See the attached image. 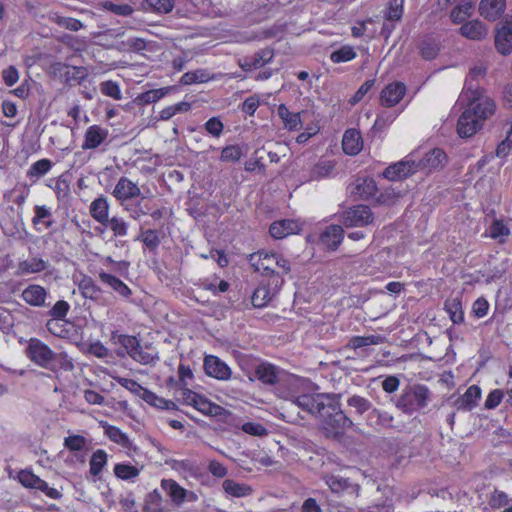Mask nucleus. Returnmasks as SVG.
Returning <instances> with one entry per match:
<instances>
[{
  "label": "nucleus",
  "mask_w": 512,
  "mask_h": 512,
  "mask_svg": "<svg viewBox=\"0 0 512 512\" xmlns=\"http://www.w3.org/2000/svg\"><path fill=\"white\" fill-rule=\"evenodd\" d=\"M303 383L302 380L298 387H289L287 391L279 390V397L317 416L322 421L324 429L333 435H338L353 425L335 397L327 394H300Z\"/></svg>",
  "instance_id": "obj_1"
},
{
  "label": "nucleus",
  "mask_w": 512,
  "mask_h": 512,
  "mask_svg": "<svg viewBox=\"0 0 512 512\" xmlns=\"http://www.w3.org/2000/svg\"><path fill=\"white\" fill-rule=\"evenodd\" d=\"M495 102L479 91L472 92L467 108L462 112L457 123V132L461 138L473 136L483 123L494 114Z\"/></svg>",
  "instance_id": "obj_2"
},
{
  "label": "nucleus",
  "mask_w": 512,
  "mask_h": 512,
  "mask_svg": "<svg viewBox=\"0 0 512 512\" xmlns=\"http://www.w3.org/2000/svg\"><path fill=\"white\" fill-rule=\"evenodd\" d=\"M432 393L424 384L406 385L394 400L395 407L406 415H413L426 408L431 401Z\"/></svg>",
  "instance_id": "obj_3"
},
{
  "label": "nucleus",
  "mask_w": 512,
  "mask_h": 512,
  "mask_svg": "<svg viewBox=\"0 0 512 512\" xmlns=\"http://www.w3.org/2000/svg\"><path fill=\"white\" fill-rule=\"evenodd\" d=\"M249 262L262 276L272 280L276 275L282 277L291 271L290 262L282 255L276 253H268L266 251H258L252 253Z\"/></svg>",
  "instance_id": "obj_4"
},
{
  "label": "nucleus",
  "mask_w": 512,
  "mask_h": 512,
  "mask_svg": "<svg viewBox=\"0 0 512 512\" xmlns=\"http://www.w3.org/2000/svg\"><path fill=\"white\" fill-rule=\"evenodd\" d=\"M258 379L265 385H277V395L279 390L287 391L289 387H298L302 383V379L295 375H288L275 365L263 362L256 366L254 376H249L250 381Z\"/></svg>",
  "instance_id": "obj_5"
},
{
  "label": "nucleus",
  "mask_w": 512,
  "mask_h": 512,
  "mask_svg": "<svg viewBox=\"0 0 512 512\" xmlns=\"http://www.w3.org/2000/svg\"><path fill=\"white\" fill-rule=\"evenodd\" d=\"M374 220L370 207L366 205H355L341 214V222L346 227H363L371 224Z\"/></svg>",
  "instance_id": "obj_6"
},
{
  "label": "nucleus",
  "mask_w": 512,
  "mask_h": 512,
  "mask_svg": "<svg viewBox=\"0 0 512 512\" xmlns=\"http://www.w3.org/2000/svg\"><path fill=\"white\" fill-rule=\"evenodd\" d=\"M284 284V278L275 276L272 280H268L266 285L258 286L251 298L252 305L257 308L266 306L280 291Z\"/></svg>",
  "instance_id": "obj_7"
},
{
  "label": "nucleus",
  "mask_w": 512,
  "mask_h": 512,
  "mask_svg": "<svg viewBox=\"0 0 512 512\" xmlns=\"http://www.w3.org/2000/svg\"><path fill=\"white\" fill-rule=\"evenodd\" d=\"M27 355L38 366L50 369L55 353L42 341L32 338L27 347Z\"/></svg>",
  "instance_id": "obj_8"
},
{
  "label": "nucleus",
  "mask_w": 512,
  "mask_h": 512,
  "mask_svg": "<svg viewBox=\"0 0 512 512\" xmlns=\"http://www.w3.org/2000/svg\"><path fill=\"white\" fill-rule=\"evenodd\" d=\"M161 488L176 506H181L185 501L195 502L198 500V495L194 491L183 488L173 479H163Z\"/></svg>",
  "instance_id": "obj_9"
},
{
  "label": "nucleus",
  "mask_w": 512,
  "mask_h": 512,
  "mask_svg": "<svg viewBox=\"0 0 512 512\" xmlns=\"http://www.w3.org/2000/svg\"><path fill=\"white\" fill-rule=\"evenodd\" d=\"M417 170L416 161L412 157L405 159L388 166L383 176L390 181H399L414 174Z\"/></svg>",
  "instance_id": "obj_10"
},
{
  "label": "nucleus",
  "mask_w": 512,
  "mask_h": 512,
  "mask_svg": "<svg viewBox=\"0 0 512 512\" xmlns=\"http://www.w3.org/2000/svg\"><path fill=\"white\" fill-rule=\"evenodd\" d=\"M203 367L208 376L217 380L226 381L232 376L231 368L219 357L214 355H207L204 358Z\"/></svg>",
  "instance_id": "obj_11"
},
{
  "label": "nucleus",
  "mask_w": 512,
  "mask_h": 512,
  "mask_svg": "<svg viewBox=\"0 0 512 512\" xmlns=\"http://www.w3.org/2000/svg\"><path fill=\"white\" fill-rule=\"evenodd\" d=\"M112 194L123 206L127 201L139 197L141 190L136 183L131 181L129 178L122 176L116 183Z\"/></svg>",
  "instance_id": "obj_12"
},
{
  "label": "nucleus",
  "mask_w": 512,
  "mask_h": 512,
  "mask_svg": "<svg viewBox=\"0 0 512 512\" xmlns=\"http://www.w3.org/2000/svg\"><path fill=\"white\" fill-rule=\"evenodd\" d=\"M108 135V129L96 124L91 125L85 131L81 148L83 150H95L107 140Z\"/></svg>",
  "instance_id": "obj_13"
},
{
  "label": "nucleus",
  "mask_w": 512,
  "mask_h": 512,
  "mask_svg": "<svg viewBox=\"0 0 512 512\" xmlns=\"http://www.w3.org/2000/svg\"><path fill=\"white\" fill-rule=\"evenodd\" d=\"M348 192L350 195L360 199H369L375 196L377 185L374 179L359 176L348 186Z\"/></svg>",
  "instance_id": "obj_14"
},
{
  "label": "nucleus",
  "mask_w": 512,
  "mask_h": 512,
  "mask_svg": "<svg viewBox=\"0 0 512 512\" xmlns=\"http://www.w3.org/2000/svg\"><path fill=\"white\" fill-rule=\"evenodd\" d=\"M273 56V50L265 48L254 53L253 55L245 56L239 59L238 65L244 71H252L270 63L273 59Z\"/></svg>",
  "instance_id": "obj_15"
},
{
  "label": "nucleus",
  "mask_w": 512,
  "mask_h": 512,
  "mask_svg": "<svg viewBox=\"0 0 512 512\" xmlns=\"http://www.w3.org/2000/svg\"><path fill=\"white\" fill-rule=\"evenodd\" d=\"M406 93V86L402 82H393L385 86L380 94V102L385 107L397 105Z\"/></svg>",
  "instance_id": "obj_16"
},
{
  "label": "nucleus",
  "mask_w": 512,
  "mask_h": 512,
  "mask_svg": "<svg viewBox=\"0 0 512 512\" xmlns=\"http://www.w3.org/2000/svg\"><path fill=\"white\" fill-rule=\"evenodd\" d=\"M301 230V226L298 221L291 219H284L273 222L270 225V235L275 239H282L291 234H296Z\"/></svg>",
  "instance_id": "obj_17"
},
{
  "label": "nucleus",
  "mask_w": 512,
  "mask_h": 512,
  "mask_svg": "<svg viewBox=\"0 0 512 512\" xmlns=\"http://www.w3.org/2000/svg\"><path fill=\"white\" fill-rule=\"evenodd\" d=\"M446 162V154L442 149L435 148L427 152L422 159L416 162L417 170L427 169L429 171L441 168Z\"/></svg>",
  "instance_id": "obj_18"
},
{
  "label": "nucleus",
  "mask_w": 512,
  "mask_h": 512,
  "mask_svg": "<svg viewBox=\"0 0 512 512\" xmlns=\"http://www.w3.org/2000/svg\"><path fill=\"white\" fill-rule=\"evenodd\" d=\"M495 47L502 55L512 52V21L504 23L495 35Z\"/></svg>",
  "instance_id": "obj_19"
},
{
  "label": "nucleus",
  "mask_w": 512,
  "mask_h": 512,
  "mask_svg": "<svg viewBox=\"0 0 512 512\" xmlns=\"http://www.w3.org/2000/svg\"><path fill=\"white\" fill-rule=\"evenodd\" d=\"M481 398V389L477 385L470 386L466 392L454 401L457 410L471 411Z\"/></svg>",
  "instance_id": "obj_20"
},
{
  "label": "nucleus",
  "mask_w": 512,
  "mask_h": 512,
  "mask_svg": "<svg viewBox=\"0 0 512 512\" xmlns=\"http://www.w3.org/2000/svg\"><path fill=\"white\" fill-rule=\"evenodd\" d=\"M343 238V228L340 225H330L321 233L320 242L328 249L336 250Z\"/></svg>",
  "instance_id": "obj_21"
},
{
  "label": "nucleus",
  "mask_w": 512,
  "mask_h": 512,
  "mask_svg": "<svg viewBox=\"0 0 512 512\" xmlns=\"http://www.w3.org/2000/svg\"><path fill=\"white\" fill-rule=\"evenodd\" d=\"M47 291L40 285H29L22 291V299L29 305L41 307L45 304Z\"/></svg>",
  "instance_id": "obj_22"
},
{
  "label": "nucleus",
  "mask_w": 512,
  "mask_h": 512,
  "mask_svg": "<svg viewBox=\"0 0 512 512\" xmlns=\"http://www.w3.org/2000/svg\"><path fill=\"white\" fill-rule=\"evenodd\" d=\"M342 147L347 155H357L363 148L360 132L356 129H348L343 135Z\"/></svg>",
  "instance_id": "obj_23"
},
{
  "label": "nucleus",
  "mask_w": 512,
  "mask_h": 512,
  "mask_svg": "<svg viewBox=\"0 0 512 512\" xmlns=\"http://www.w3.org/2000/svg\"><path fill=\"white\" fill-rule=\"evenodd\" d=\"M98 277L103 284L113 289L123 298L127 299L131 296V289L118 277L104 271H100Z\"/></svg>",
  "instance_id": "obj_24"
},
{
  "label": "nucleus",
  "mask_w": 512,
  "mask_h": 512,
  "mask_svg": "<svg viewBox=\"0 0 512 512\" xmlns=\"http://www.w3.org/2000/svg\"><path fill=\"white\" fill-rule=\"evenodd\" d=\"M91 217L98 223L103 224L109 218V203L106 197L100 196L94 199L89 207Z\"/></svg>",
  "instance_id": "obj_25"
},
{
  "label": "nucleus",
  "mask_w": 512,
  "mask_h": 512,
  "mask_svg": "<svg viewBox=\"0 0 512 512\" xmlns=\"http://www.w3.org/2000/svg\"><path fill=\"white\" fill-rule=\"evenodd\" d=\"M460 33L470 40H482L487 36V29L482 22L472 20L460 27Z\"/></svg>",
  "instance_id": "obj_26"
},
{
  "label": "nucleus",
  "mask_w": 512,
  "mask_h": 512,
  "mask_svg": "<svg viewBox=\"0 0 512 512\" xmlns=\"http://www.w3.org/2000/svg\"><path fill=\"white\" fill-rule=\"evenodd\" d=\"M81 295L93 301H98L103 296V290L95 283V281L88 276L81 279L78 285Z\"/></svg>",
  "instance_id": "obj_27"
},
{
  "label": "nucleus",
  "mask_w": 512,
  "mask_h": 512,
  "mask_svg": "<svg viewBox=\"0 0 512 512\" xmlns=\"http://www.w3.org/2000/svg\"><path fill=\"white\" fill-rule=\"evenodd\" d=\"M504 10V0H481L480 14L488 20H496Z\"/></svg>",
  "instance_id": "obj_28"
},
{
  "label": "nucleus",
  "mask_w": 512,
  "mask_h": 512,
  "mask_svg": "<svg viewBox=\"0 0 512 512\" xmlns=\"http://www.w3.org/2000/svg\"><path fill=\"white\" fill-rule=\"evenodd\" d=\"M34 216L32 218V224L37 227L42 224L45 229H50L54 225L53 214L51 208L46 205L34 206Z\"/></svg>",
  "instance_id": "obj_29"
},
{
  "label": "nucleus",
  "mask_w": 512,
  "mask_h": 512,
  "mask_svg": "<svg viewBox=\"0 0 512 512\" xmlns=\"http://www.w3.org/2000/svg\"><path fill=\"white\" fill-rule=\"evenodd\" d=\"M440 51V41L432 36L424 38L419 44L420 55L425 60H432L436 58Z\"/></svg>",
  "instance_id": "obj_30"
},
{
  "label": "nucleus",
  "mask_w": 512,
  "mask_h": 512,
  "mask_svg": "<svg viewBox=\"0 0 512 512\" xmlns=\"http://www.w3.org/2000/svg\"><path fill=\"white\" fill-rule=\"evenodd\" d=\"M278 116L284 123L285 128L297 130L301 126L300 113L290 112L285 104H280L277 109Z\"/></svg>",
  "instance_id": "obj_31"
},
{
  "label": "nucleus",
  "mask_w": 512,
  "mask_h": 512,
  "mask_svg": "<svg viewBox=\"0 0 512 512\" xmlns=\"http://www.w3.org/2000/svg\"><path fill=\"white\" fill-rule=\"evenodd\" d=\"M104 433L105 435L114 443L122 446L123 448L130 449L132 446V442L130 441L128 435L122 432L118 427L105 424Z\"/></svg>",
  "instance_id": "obj_32"
},
{
  "label": "nucleus",
  "mask_w": 512,
  "mask_h": 512,
  "mask_svg": "<svg viewBox=\"0 0 512 512\" xmlns=\"http://www.w3.org/2000/svg\"><path fill=\"white\" fill-rule=\"evenodd\" d=\"M111 339L114 343L121 345L131 357V354L138 349L140 341L132 335L119 334L118 332H112Z\"/></svg>",
  "instance_id": "obj_33"
},
{
  "label": "nucleus",
  "mask_w": 512,
  "mask_h": 512,
  "mask_svg": "<svg viewBox=\"0 0 512 512\" xmlns=\"http://www.w3.org/2000/svg\"><path fill=\"white\" fill-rule=\"evenodd\" d=\"M444 308L454 324H460L464 320L462 303L459 298H452L445 301Z\"/></svg>",
  "instance_id": "obj_34"
},
{
  "label": "nucleus",
  "mask_w": 512,
  "mask_h": 512,
  "mask_svg": "<svg viewBox=\"0 0 512 512\" xmlns=\"http://www.w3.org/2000/svg\"><path fill=\"white\" fill-rule=\"evenodd\" d=\"M48 262L42 258L33 257L19 263V270L22 274L39 273L46 270Z\"/></svg>",
  "instance_id": "obj_35"
},
{
  "label": "nucleus",
  "mask_w": 512,
  "mask_h": 512,
  "mask_svg": "<svg viewBox=\"0 0 512 512\" xmlns=\"http://www.w3.org/2000/svg\"><path fill=\"white\" fill-rule=\"evenodd\" d=\"M131 358L142 365H151L158 360V355L153 348L140 345L134 354H131Z\"/></svg>",
  "instance_id": "obj_36"
},
{
  "label": "nucleus",
  "mask_w": 512,
  "mask_h": 512,
  "mask_svg": "<svg viewBox=\"0 0 512 512\" xmlns=\"http://www.w3.org/2000/svg\"><path fill=\"white\" fill-rule=\"evenodd\" d=\"M102 225L108 227L115 237H125L128 235L129 223L122 217L113 216L108 218Z\"/></svg>",
  "instance_id": "obj_37"
},
{
  "label": "nucleus",
  "mask_w": 512,
  "mask_h": 512,
  "mask_svg": "<svg viewBox=\"0 0 512 512\" xmlns=\"http://www.w3.org/2000/svg\"><path fill=\"white\" fill-rule=\"evenodd\" d=\"M222 487L227 494L233 497H245L250 495L252 492V489L249 486L237 483L230 479L225 480Z\"/></svg>",
  "instance_id": "obj_38"
},
{
  "label": "nucleus",
  "mask_w": 512,
  "mask_h": 512,
  "mask_svg": "<svg viewBox=\"0 0 512 512\" xmlns=\"http://www.w3.org/2000/svg\"><path fill=\"white\" fill-rule=\"evenodd\" d=\"M488 504L492 509L507 508L512 505V499L504 491L495 489L489 496Z\"/></svg>",
  "instance_id": "obj_39"
},
{
  "label": "nucleus",
  "mask_w": 512,
  "mask_h": 512,
  "mask_svg": "<svg viewBox=\"0 0 512 512\" xmlns=\"http://www.w3.org/2000/svg\"><path fill=\"white\" fill-rule=\"evenodd\" d=\"M324 480L334 493H341L352 486L347 478H343L339 475H326L324 476Z\"/></svg>",
  "instance_id": "obj_40"
},
{
  "label": "nucleus",
  "mask_w": 512,
  "mask_h": 512,
  "mask_svg": "<svg viewBox=\"0 0 512 512\" xmlns=\"http://www.w3.org/2000/svg\"><path fill=\"white\" fill-rule=\"evenodd\" d=\"M51 168L52 162L49 159H40L30 166L29 170L27 171V176L29 178L39 179L46 175Z\"/></svg>",
  "instance_id": "obj_41"
},
{
  "label": "nucleus",
  "mask_w": 512,
  "mask_h": 512,
  "mask_svg": "<svg viewBox=\"0 0 512 512\" xmlns=\"http://www.w3.org/2000/svg\"><path fill=\"white\" fill-rule=\"evenodd\" d=\"M168 91L169 88L152 89L139 94L136 98V101L142 105L155 103L158 100L162 99L168 93Z\"/></svg>",
  "instance_id": "obj_42"
},
{
  "label": "nucleus",
  "mask_w": 512,
  "mask_h": 512,
  "mask_svg": "<svg viewBox=\"0 0 512 512\" xmlns=\"http://www.w3.org/2000/svg\"><path fill=\"white\" fill-rule=\"evenodd\" d=\"M106 463L107 453L102 449L96 450L90 459V473L94 476L99 475Z\"/></svg>",
  "instance_id": "obj_43"
},
{
  "label": "nucleus",
  "mask_w": 512,
  "mask_h": 512,
  "mask_svg": "<svg viewBox=\"0 0 512 512\" xmlns=\"http://www.w3.org/2000/svg\"><path fill=\"white\" fill-rule=\"evenodd\" d=\"M194 408L203 413L204 415L217 416L220 413L221 407L212 403L207 398L199 395Z\"/></svg>",
  "instance_id": "obj_44"
},
{
  "label": "nucleus",
  "mask_w": 512,
  "mask_h": 512,
  "mask_svg": "<svg viewBox=\"0 0 512 512\" xmlns=\"http://www.w3.org/2000/svg\"><path fill=\"white\" fill-rule=\"evenodd\" d=\"M191 104L189 102H179L174 105L168 106L161 110L159 114V120L167 121L171 119L177 113H183L189 111Z\"/></svg>",
  "instance_id": "obj_45"
},
{
  "label": "nucleus",
  "mask_w": 512,
  "mask_h": 512,
  "mask_svg": "<svg viewBox=\"0 0 512 512\" xmlns=\"http://www.w3.org/2000/svg\"><path fill=\"white\" fill-rule=\"evenodd\" d=\"M334 169V164L331 161L324 160L317 163L310 172L312 180H319L328 177Z\"/></svg>",
  "instance_id": "obj_46"
},
{
  "label": "nucleus",
  "mask_w": 512,
  "mask_h": 512,
  "mask_svg": "<svg viewBox=\"0 0 512 512\" xmlns=\"http://www.w3.org/2000/svg\"><path fill=\"white\" fill-rule=\"evenodd\" d=\"M142 200L136 203H126L123 209L129 213L130 217L134 220H139L142 216L149 214L150 208L146 204H142Z\"/></svg>",
  "instance_id": "obj_47"
},
{
  "label": "nucleus",
  "mask_w": 512,
  "mask_h": 512,
  "mask_svg": "<svg viewBox=\"0 0 512 512\" xmlns=\"http://www.w3.org/2000/svg\"><path fill=\"white\" fill-rule=\"evenodd\" d=\"M357 56L351 46L345 45L331 53L330 59L333 63H342L353 60Z\"/></svg>",
  "instance_id": "obj_48"
},
{
  "label": "nucleus",
  "mask_w": 512,
  "mask_h": 512,
  "mask_svg": "<svg viewBox=\"0 0 512 512\" xmlns=\"http://www.w3.org/2000/svg\"><path fill=\"white\" fill-rule=\"evenodd\" d=\"M347 404L359 415H362L372 409V403L368 399L359 395H353L349 397Z\"/></svg>",
  "instance_id": "obj_49"
},
{
  "label": "nucleus",
  "mask_w": 512,
  "mask_h": 512,
  "mask_svg": "<svg viewBox=\"0 0 512 512\" xmlns=\"http://www.w3.org/2000/svg\"><path fill=\"white\" fill-rule=\"evenodd\" d=\"M382 337L378 335L355 336L350 339L349 346L358 349L366 346L377 345L381 343Z\"/></svg>",
  "instance_id": "obj_50"
},
{
  "label": "nucleus",
  "mask_w": 512,
  "mask_h": 512,
  "mask_svg": "<svg viewBox=\"0 0 512 512\" xmlns=\"http://www.w3.org/2000/svg\"><path fill=\"white\" fill-rule=\"evenodd\" d=\"M472 4L470 2H464L461 5L456 6L450 14V18L454 23H462L471 14Z\"/></svg>",
  "instance_id": "obj_51"
},
{
  "label": "nucleus",
  "mask_w": 512,
  "mask_h": 512,
  "mask_svg": "<svg viewBox=\"0 0 512 512\" xmlns=\"http://www.w3.org/2000/svg\"><path fill=\"white\" fill-rule=\"evenodd\" d=\"M209 80V75L204 70L189 71L182 75L180 83L182 85H191L194 83H204Z\"/></svg>",
  "instance_id": "obj_52"
},
{
  "label": "nucleus",
  "mask_w": 512,
  "mask_h": 512,
  "mask_svg": "<svg viewBox=\"0 0 512 512\" xmlns=\"http://www.w3.org/2000/svg\"><path fill=\"white\" fill-rule=\"evenodd\" d=\"M115 475L123 480H129L139 475L137 467L130 464H116L114 467Z\"/></svg>",
  "instance_id": "obj_53"
},
{
  "label": "nucleus",
  "mask_w": 512,
  "mask_h": 512,
  "mask_svg": "<svg viewBox=\"0 0 512 512\" xmlns=\"http://www.w3.org/2000/svg\"><path fill=\"white\" fill-rule=\"evenodd\" d=\"M53 22L62 28L74 32L79 31L83 28V23L80 20L72 17L55 16L53 18Z\"/></svg>",
  "instance_id": "obj_54"
},
{
  "label": "nucleus",
  "mask_w": 512,
  "mask_h": 512,
  "mask_svg": "<svg viewBox=\"0 0 512 512\" xmlns=\"http://www.w3.org/2000/svg\"><path fill=\"white\" fill-rule=\"evenodd\" d=\"M64 447L72 452H78L85 448L87 440L82 435H71L64 438Z\"/></svg>",
  "instance_id": "obj_55"
},
{
  "label": "nucleus",
  "mask_w": 512,
  "mask_h": 512,
  "mask_svg": "<svg viewBox=\"0 0 512 512\" xmlns=\"http://www.w3.org/2000/svg\"><path fill=\"white\" fill-rule=\"evenodd\" d=\"M100 91L103 95L109 96L115 100H120L122 98L119 84L112 80L103 81L100 84Z\"/></svg>",
  "instance_id": "obj_56"
},
{
  "label": "nucleus",
  "mask_w": 512,
  "mask_h": 512,
  "mask_svg": "<svg viewBox=\"0 0 512 512\" xmlns=\"http://www.w3.org/2000/svg\"><path fill=\"white\" fill-rule=\"evenodd\" d=\"M141 241L149 250H155L161 243L157 230L148 229L142 232Z\"/></svg>",
  "instance_id": "obj_57"
},
{
  "label": "nucleus",
  "mask_w": 512,
  "mask_h": 512,
  "mask_svg": "<svg viewBox=\"0 0 512 512\" xmlns=\"http://www.w3.org/2000/svg\"><path fill=\"white\" fill-rule=\"evenodd\" d=\"M147 42L140 37H129L121 42V49L126 51L140 52L145 50Z\"/></svg>",
  "instance_id": "obj_58"
},
{
  "label": "nucleus",
  "mask_w": 512,
  "mask_h": 512,
  "mask_svg": "<svg viewBox=\"0 0 512 512\" xmlns=\"http://www.w3.org/2000/svg\"><path fill=\"white\" fill-rule=\"evenodd\" d=\"M19 482L27 488L36 489L41 484V478L28 470H22L18 473Z\"/></svg>",
  "instance_id": "obj_59"
},
{
  "label": "nucleus",
  "mask_w": 512,
  "mask_h": 512,
  "mask_svg": "<svg viewBox=\"0 0 512 512\" xmlns=\"http://www.w3.org/2000/svg\"><path fill=\"white\" fill-rule=\"evenodd\" d=\"M146 4L154 12L167 14L174 8V0H146Z\"/></svg>",
  "instance_id": "obj_60"
},
{
  "label": "nucleus",
  "mask_w": 512,
  "mask_h": 512,
  "mask_svg": "<svg viewBox=\"0 0 512 512\" xmlns=\"http://www.w3.org/2000/svg\"><path fill=\"white\" fill-rule=\"evenodd\" d=\"M241 156V148L237 145H230L222 149L220 160L223 162H236L241 158Z\"/></svg>",
  "instance_id": "obj_61"
},
{
  "label": "nucleus",
  "mask_w": 512,
  "mask_h": 512,
  "mask_svg": "<svg viewBox=\"0 0 512 512\" xmlns=\"http://www.w3.org/2000/svg\"><path fill=\"white\" fill-rule=\"evenodd\" d=\"M404 0H390L387 12V20L398 21L403 15Z\"/></svg>",
  "instance_id": "obj_62"
},
{
  "label": "nucleus",
  "mask_w": 512,
  "mask_h": 512,
  "mask_svg": "<svg viewBox=\"0 0 512 512\" xmlns=\"http://www.w3.org/2000/svg\"><path fill=\"white\" fill-rule=\"evenodd\" d=\"M63 319L52 318L47 321L46 328L47 330L57 337H64L67 334V329L65 328V324L62 323Z\"/></svg>",
  "instance_id": "obj_63"
},
{
  "label": "nucleus",
  "mask_w": 512,
  "mask_h": 512,
  "mask_svg": "<svg viewBox=\"0 0 512 512\" xmlns=\"http://www.w3.org/2000/svg\"><path fill=\"white\" fill-rule=\"evenodd\" d=\"M204 128L210 135L218 138L223 132L224 125L219 118L212 117L204 124Z\"/></svg>",
  "instance_id": "obj_64"
}]
</instances>
